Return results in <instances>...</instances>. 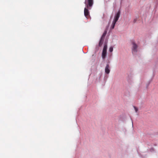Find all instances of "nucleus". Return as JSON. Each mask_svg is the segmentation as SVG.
Instances as JSON below:
<instances>
[{"instance_id": "f257e3e1", "label": "nucleus", "mask_w": 158, "mask_h": 158, "mask_svg": "<svg viewBox=\"0 0 158 158\" xmlns=\"http://www.w3.org/2000/svg\"><path fill=\"white\" fill-rule=\"evenodd\" d=\"M85 3L88 8H91L94 3L93 0H85Z\"/></svg>"}, {"instance_id": "f03ea898", "label": "nucleus", "mask_w": 158, "mask_h": 158, "mask_svg": "<svg viewBox=\"0 0 158 158\" xmlns=\"http://www.w3.org/2000/svg\"><path fill=\"white\" fill-rule=\"evenodd\" d=\"M107 46L106 45H105L104 46L102 54V58L103 59H105L106 56L107 52Z\"/></svg>"}, {"instance_id": "7ed1b4c3", "label": "nucleus", "mask_w": 158, "mask_h": 158, "mask_svg": "<svg viewBox=\"0 0 158 158\" xmlns=\"http://www.w3.org/2000/svg\"><path fill=\"white\" fill-rule=\"evenodd\" d=\"M91 8L89 7L88 8L86 6L84 10V13L85 16L87 18H88L89 16V11L88 9H90Z\"/></svg>"}, {"instance_id": "20e7f679", "label": "nucleus", "mask_w": 158, "mask_h": 158, "mask_svg": "<svg viewBox=\"0 0 158 158\" xmlns=\"http://www.w3.org/2000/svg\"><path fill=\"white\" fill-rule=\"evenodd\" d=\"M120 11H119L114 16V19L113 21H115V22H117L118 21L120 16Z\"/></svg>"}, {"instance_id": "39448f33", "label": "nucleus", "mask_w": 158, "mask_h": 158, "mask_svg": "<svg viewBox=\"0 0 158 158\" xmlns=\"http://www.w3.org/2000/svg\"><path fill=\"white\" fill-rule=\"evenodd\" d=\"M132 44L133 45L132 49L133 52H136L137 51V45L134 42H132Z\"/></svg>"}, {"instance_id": "423d86ee", "label": "nucleus", "mask_w": 158, "mask_h": 158, "mask_svg": "<svg viewBox=\"0 0 158 158\" xmlns=\"http://www.w3.org/2000/svg\"><path fill=\"white\" fill-rule=\"evenodd\" d=\"M109 66L108 64H107L106 66L105 69V71L106 73L107 74H108L109 73L110 70L109 69Z\"/></svg>"}, {"instance_id": "0eeeda50", "label": "nucleus", "mask_w": 158, "mask_h": 158, "mask_svg": "<svg viewBox=\"0 0 158 158\" xmlns=\"http://www.w3.org/2000/svg\"><path fill=\"white\" fill-rule=\"evenodd\" d=\"M116 22H115V21H113L112 25L111 26V29H113L114 28L115 25V24L116 23Z\"/></svg>"}, {"instance_id": "6e6552de", "label": "nucleus", "mask_w": 158, "mask_h": 158, "mask_svg": "<svg viewBox=\"0 0 158 158\" xmlns=\"http://www.w3.org/2000/svg\"><path fill=\"white\" fill-rule=\"evenodd\" d=\"M106 33L107 31L106 30L105 31L102 36L105 37L106 35Z\"/></svg>"}, {"instance_id": "1a4fd4ad", "label": "nucleus", "mask_w": 158, "mask_h": 158, "mask_svg": "<svg viewBox=\"0 0 158 158\" xmlns=\"http://www.w3.org/2000/svg\"><path fill=\"white\" fill-rule=\"evenodd\" d=\"M113 47H111L109 49V51L110 52H112L113 51Z\"/></svg>"}, {"instance_id": "9d476101", "label": "nucleus", "mask_w": 158, "mask_h": 158, "mask_svg": "<svg viewBox=\"0 0 158 158\" xmlns=\"http://www.w3.org/2000/svg\"><path fill=\"white\" fill-rule=\"evenodd\" d=\"M134 108L135 110V112H137L138 110V108L135 106H134Z\"/></svg>"}, {"instance_id": "9b49d317", "label": "nucleus", "mask_w": 158, "mask_h": 158, "mask_svg": "<svg viewBox=\"0 0 158 158\" xmlns=\"http://www.w3.org/2000/svg\"><path fill=\"white\" fill-rule=\"evenodd\" d=\"M103 44V43L99 41V46H101Z\"/></svg>"}, {"instance_id": "f8f14e48", "label": "nucleus", "mask_w": 158, "mask_h": 158, "mask_svg": "<svg viewBox=\"0 0 158 158\" xmlns=\"http://www.w3.org/2000/svg\"><path fill=\"white\" fill-rule=\"evenodd\" d=\"M104 38H105V37L102 36L101 38V39L102 40H104Z\"/></svg>"}, {"instance_id": "ddd939ff", "label": "nucleus", "mask_w": 158, "mask_h": 158, "mask_svg": "<svg viewBox=\"0 0 158 158\" xmlns=\"http://www.w3.org/2000/svg\"><path fill=\"white\" fill-rule=\"evenodd\" d=\"M103 41H104V40H102L101 39H100V42H102V43H103Z\"/></svg>"}, {"instance_id": "4468645a", "label": "nucleus", "mask_w": 158, "mask_h": 158, "mask_svg": "<svg viewBox=\"0 0 158 158\" xmlns=\"http://www.w3.org/2000/svg\"><path fill=\"white\" fill-rule=\"evenodd\" d=\"M103 41H104V40H102L101 39H100V42H102V43H103Z\"/></svg>"}]
</instances>
